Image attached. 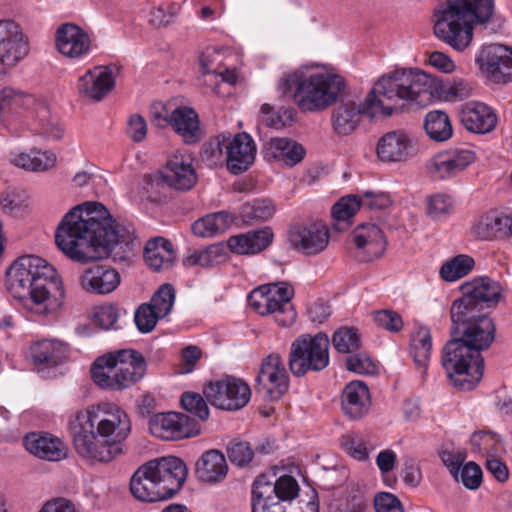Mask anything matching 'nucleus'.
<instances>
[{
    "label": "nucleus",
    "instance_id": "f257e3e1",
    "mask_svg": "<svg viewBox=\"0 0 512 512\" xmlns=\"http://www.w3.org/2000/svg\"><path fill=\"white\" fill-rule=\"evenodd\" d=\"M134 238L133 229L116 224L106 207L97 202L74 207L55 233L59 249L80 262L107 257L116 245L128 246Z\"/></svg>",
    "mask_w": 512,
    "mask_h": 512
},
{
    "label": "nucleus",
    "instance_id": "f03ea898",
    "mask_svg": "<svg viewBox=\"0 0 512 512\" xmlns=\"http://www.w3.org/2000/svg\"><path fill=\"white\" fill-rule=\"evenodd\" d=\"M431 79L418 70H395L381 77L367 95L364 103L342 101L332 115V123L337 134L347 135L356 129L362 114L372 118L390 116L402 105L400 101L422 103L430 98Z\"/></svg>",
    "mask_w": 512,
    "mask_h": 512
},
{
    "label": "nucleus",
    "instance_id": "7ed1b4c3",
    "mask_svg": "<svg viewBox=\"0 0 512 512\" xmlns=\"http://www.w3.org/2000/svg\"><path fill=\"white\" fill-rule=\"evenodd\" d=\"M7 289L26 308L39 315L58 309L64 298L62 282L55 268L35 255L18 257L6 273Z\"/></svg>",
    "mask_w": 512,
    "mask_h": 512
},
{
    "label": "nucleus",
    "instance_id": "20e7f679",
    "mask_svg": "<svg viewBox=\"0 0 512 512\" xmlns=\"http://www.w3.org/2000/svg\"><path fill=\"white\" fill-rule=\"evenodd\" d=\"M494 13V0H446L434 11V34L456 51L466 50L476 25L486 24Z\"/></svg>",
    "mask_w": 512,
    "mask_h": 512
},
{
    "label": "nucleus",
    "instance_id": "39448f33",
    "mask_svg": "<svg viewBox=\"0 0 512 512\" xmlns=\"http://www.w3.org/2000/svg\"><path fill=\"white\" fill-rule=\"evenodd\" d=\"M345 88V80L328 71L299 68L283 74L278 90L291 96L303 112L323 111L334 104Z\"/></svg>",
    "mask_w": 512,
    "mask_h": 512
},
{
    "label": "nucleus",
    "instance_id": "423d86ee",
    "mask_svg": "<svg viewBox=\"0 0 512 512\" xmlns=\"http://www.w3.org/2000/svg\"><path fill=\"white\" fill-rule=\"evenodd\" d=\"M187 477L184 462L175 456L156 458L140 466L130 480L132 495L143 502L171 498L183 486Z\"/></svg>",
    "mask_w": 512,
    "mask_h": 512
},
{
    "label": "nucleus",
    "instance_id": "0eeeda50",
    "mask_svg": "<svg viewBox=\"0 0 512 512\" xmlns=\"http://www.w3.org/2000/svg\"><path fill=\"white\" fill-rule=\"evenodd\" d=\"M146 362L143 355L133 349H121L98 357L91 367L94 383L110 390L131 387L144 376Z\"/></svg>",
    "mask_w": 512,
    "mask_h": 512
},
{
    "label": "nucleus",
    "instance_id": "6e6552de",
    "mask_svg": "<svg viewBox=\"0 0 512 512\" xmlns=\"http://www.w3.org/2000/svg\"><path fill=\"white\" fill-rule=\"evenodd\" d=\"M442 365L454 385L462 390L473 389L483 376L481 354L455 336L443 347Z\"/></svg>",
    "mask_w": 512,
    "mask_h": 512
},
{
    "label": "nucleus",
    "instance_id": "1a4fd4ad",
    "mask_svg": "<svg viewBox=\"0 0 512 512\" xmlns=\"http://www.w3.org/2000/svg\"><path fill=\"white\" fill-rule=\"evenodd\" d=\"M298 491V483L291 476H281L275 483L259 477L252 484L251 512H286L284 502L294 499ZM302 512H319L316 495L305 504Z\"/></svg>",
    "mask_w": 512,
    "mask_h": 512
},
{
    "label": "nucleus",
    "instance_id": "9d476101",
    "mask_svg": "<svg viewBox=\"0 0 512 512\" xmlns=\"http://www.w3.org/2000/svg\"><path fill=\"white\" fill-rule=\"evenodd\" d=\"M75 416L77 421H83L86 428L94 429L101 438L116 443L124 453L125 441L131 433V421L121 407L101 402L78 411Z\"/></svg>",
    "mask_w": 512,
    "mask_h": 512
},
{
    "label": "nucleus",
    "instance_id": "9b49d317",
    "mask_svg": "<svg viewBox=\"0 0 512 512\" xmlns=\"http://www.w3.org/2000/svg\"><path fill=\"white\" fill-rule=\"evenodd\" d=\"M294 288L287 282L269 283L254 289L248 296L250 307L259 315L272 316L282 327L291 326L297 318L292 299Z\"/></svg>",
    "mask_w": 512,
    "mask_h": 512
},
{
    "label": "nucleus",
    "instance_id": "f8f14e48",
    "mask_svg": "<svg viewBox=\"0 0 512 512\" xmlns=\"http://www.w3.org/2000/svg\"><path fill=\"white\" fill-rule=\"evenodd\" d=\"M330 341L325 333L316 335L302 334L290 346L288 366L295 377L305 376L309 372H320L330 362Z\"/></svg>",
    "mask_w": 512,
    "mask_h": 512
},
{
    "label": "nucleus",
    "instance_id": "ddd939ff",
    "mask_svg": "<svg viewBox=\"0 0 512 512\" xmlns=\"http://www.w3.org/2000/svg\"><path fill=\"white\" fill-rule=\"evenodd\" d=\"M451 334L471 349L480 353L494 341L496 327L493 320L481 312L450 308Z\"/></svg>",
    "mask_w": 512,
    "mask_h": 512
},
{
    "label": "nucleus",
    "instance_id": "4468645a",
    "mask_svg": "<svg viewBox=\"0 0 512 512\" xmlns=\"http://www.w3.org/2000/svg\"><path fill=\"white\" fill-rule=\"evenodd\" d=\"M73 428V446L76 453L90 464L112 462L124 454L116 443L101 438L92 428H86L83 421L76 418L71 422Z\"/></svg>",
    "mask_w": 512,
    "mask_h": 512
},
{
    "label": "nucleus",
    "instance_id": "2eb2a0df",
    "mask_svg": "<svg viewBox=\"0 0 512 512\" xmlns=\"http://www.w3.org/2000/svg\"><path fill=\"white\" fill-rule=\"evenodd\" d=\"M462 296L453 301L451 308L481 312L495 306L501 298L499 282L486 277H476L460 286Z\"/></svg>",
    "mask_w": 512,
    "mask_h": 512
},
{
    "label": "nucleus",
    "instance_id": "dca6fc26",
    "mask_svg": "<svg viewBox=\"0 0 512 512\" xmlns=\"http://www.w3.org/2000/svg\"><path fill=\"white\" fill-rule=\"evenodd\" d=\"M203 392L211 405L227 411L242 409L251 398L249 385L230 376L210 382Z\"/></svg>",
    "mask_w": 512,
    "mask_h": 512
},
{
    "label": "nucleus",
    "instance_id": "f3484780",
    "mask_svg": "<svg viewBox=\"0 0 512 512\" xmlns=\"http://www.w3.org/2000/svg\"><path fill=\"white\" fill-rule=\"evenodd\" d=\"M148 424L150 433L165 441H178L200 433L199 422L180 412L157 413Z\"/></svg>",
    "mask_w": 512,
    "mask_h": 512
},
{
    "label": "nucleus",
    "instance_id": "a211bd4d",
    "mask_svg": "<svg viewBox=\"0 0 512 512\" xmlns=\"http://www.w3.org/2000/svg\"><path fill=\"white\" fill-rule=\"evenodd\" d=\"M475 62L491 82L505 84L512 81V47L498 43L482 46Z\"/></svg>",
    "mask_w": 512,
    "mask_h": 512
},
{
    "label": "nucleus",
    "instance_id": "6ab92c4d",
    "mask_svg": "<svg viewBox=\"0 0 512 512\" xmlns=\"http://www.w3.org/2000/svg\"><path fill=\"white\" fill-rule=\"evenodd\" d=\"M257 391L266 400H279L289 389V375L281 356L272 353L265 357L256 377Z\"/></svg>",
    "mask_w": 512,
    "mask_h": 512
},
{
    "label": "nucleus",
    "instance_id": "aec40b11",
    "mask_svg": "<svg viewBox=\"0 0 512 512\" xmlns=\"http://www.w3.org/2000/svg\"><path fill=\"white\" fill-rule=\"evenodd\" d=\"M214 144L220 153L225 149L227 169L235 175L243 173L254 163L256 145L247 133H238L232 139L219 135Z\"/></svg>",
    "mask_w": 512,
    "mask_h": 512
},
{
    "label": "nucleus",
    "instance_id": "412c9836",
    "mask_svg": "<svg viewBox=\"0 0 512 512\" xmlns=\"http://www.w3.org/2000/svg\"><path fill=\"white\" fill-rule=\"evenodd\" d=\"M288 241L295 250L305 255H317L324 251L329 243V230L321 222L296 224L288 230Z\"/></svg>",
    "mask_w": 512,
    "mask_h": 512
},
{
    "label": "nucleus",
    "instance_id": "4be33fe9",
    "mask_svg": "<svg viewBox=\"0 0 512 512\" xmlns=\"http://www.w3.org/2000/svg\"><path fill=\"white\" fill-rule=\"evenodd\" d=\"M29 51V39L22 27L12 19L0 20V62L6 66H14Z\"/></svg>",
    "mask_w": 512,
    "mask_h": 512
},
{
    "label": "nucleus",
    "instance_id": "5701e85b",
    "mask_svg": "<svg viewBox=\"0 0 512 512\" xmlns=\"http://www.w3.org/2000/svg\"><path fill=\"white\" fill-rule=\"evenodd\" d=\"M154 178L179 191L189 190L197 182V174L191 158L182 154L171 155Z\"/></svg>",
    "mask_w": 512,
    "mask_h": 512
},
{
    "label": "nucleus",
    "instance_id": "b1692460",
    "mask_svg": "<svg viewBox=\"0 0 512 512\" xmlns=\"http://www.w3.org/2000/svg\"><path fill=\"white\" fill-rule=\"evenodd\" d=\"M376 154L384 163L406 162L415 154L414 139L404 130L389 131L379 138Z\"/></svg>",
    "mask_w": 512,
    "mask_h": 512
},
{
    "label": "nucleus",
    "instance_id": "393cba45",
    "mask_svg": "<svg viewBox=\"0 0 512 512\" xmlns=\"http://www.w3.org/2000/svg\"><path fill=\"white\" fill-rule=\"evenodd\" d=\"M56 47L58 51L71 59H81L91 50L89 35L73 23L62 24L56 32Z\"/></svg>",
    "mask_w": 512,
    "mask_h": 512
},
{
    "label": "nucleus",
    "instance_id": "a878e982",
    "mask_svg": "<svg viewBox=\"0 0 512 512\" xmlns=\"http://www.w3.org/2000/svg\"><path fill=\"white\" fill-rule=\"evenodd\" d=\"M472 233L481 240H501L512 236V212L491 210L473 225Z\"/></svg>",
    "mask_w": 512,
    "mask_h": 512
},
{
    "label": "nucleus",
    "instance_id": "bb28decb",
    "mask_svg": "<svg viewBox=\"0 0 512 512\" xmlns=\"http://www.w3.org/2000/svg\"><path fill=\"white\" fill-rule=\"evenodd\" d=\"M115 79L108 67H95L78 79L77 91L80 96L93 102L105 98L114 88Z\"/></svg>",
    "mask_w": 512,
    "mask_h": 512
},
{
    "label": "nucleus",
    "instance_id": "cd10ccee",
    "mask_svg": "<svg viewBox=\"0 0 512 512\" xmlns=\"http://www.w3.org/2000/svg\"><path fill=\"white\" fill-rule=\"evenodd\" d=\"M459 118L466 130L476 134L489 133L497 124V115L494 110L479 101L463 104L459 111Z\"/></svg>",
    "mask_w": 512,
    "mask_h": 512
},
{
    "label": "nucleus",
    "instance_id": "c85d7f7f",
    "mask_svg": "<svg viewBox=\"0 0 512 512\" xmlns=\"http://www.w3.org/2000/svg\"><path fill=\"white\" fill-rule=\"evenodd\" d=\"M121 282L119 272L107 265H94L80 276L81 288L91 294L106 295L112 293Z\"/></svg>",
    "mask_w": 512,
    "mask_h": 512
},
{
    "label": "nucleus",
    "instance_id": "c756f323",
    "mask_svg": "<svg viewBox=\"0 0 512 512\" xmlns=\"http://www.w3.org/2000/svg\"><path fill=\"white\" fill-rule=\"evenodd\" d=\"M351 240L362 254L359 257L363 261H371L382 256L387 244L382 230L371 223L356 227Z\"/></svg>",
    "mask_w": 512,
    "mask_h": 512
},
{
    "label": "nucleus",
    "instance_id": "7c9ffc66",
    "mask_svg": "<svg viewBox=\"0 0 512 512\" xmlns=\"http://www.w3.org/2000/svg\"><path fill=\"white\" fill-rule=\"evenodd\" d=\"M24 445L31 454L48 461L63 460L68 453L67 445L60 438L48 433H29L24 438Z\"/></svg>",
    "mask_w": 512,
    "mask_h": 512
},
{
    "label": "nucleus",
    "instance_id": "2f4dec72",
    "mask_svg": "<svg viewBox=\"0 0 512 512\" xmlns=\"http://www.w3.org/2000/svg\"><path fill=\"white\" fill-rule=\"evenodd\" d=\"M274 234L269 227L232 235L227 247L238 255H255L267 249L273 242Z\"/></svg>",
    "mask_w": 512,
    "mask_h": 512
},
{
    "label": "nucleus",
    "instance_id": "473e14b6",
    "mask_svg": "<svg viewBox=\"0 0 512 512\" xmlns=\"http://www.w3.org/2000/svg\"><path fill=\"white\" fill-rule=\"evenodd\" d=\"M370 394L368 387L362 381H351L343 389L341 406L345 415L351 419H359L369 409Z\"/></svg>",
    "mask_w": 512,
    "mask_h": 512
},
{
    "label": "nucleus",
    "instance_id": "72a5a7b5",
    "mask_svg": "<svg viewBox=\"0 0 512 512\" xmlns=\"http://www.w3.org/2000/svg\"><path fill=\"white\" fill-rule=\"evenodd\" d=\"M195 473L204 483L216 484L222 482L228 473L226 458L219 450H208L196 462Z\"/></svg>",
    "mask_w": 512,
    "mask_h": 512
},
{
    "label": "nucleus",
    "instance_id": "f704fd0d",
    "mask_svg": "<svg viewBox=\"0 0 512 512\" xmlns=\"http://www.w3.org/2000/svg\"><path fill=\"white\" fill-rule=\"evenodd\" d=\"M263 154L267 160L292 167L304 158L305 150L302 145L288 138H271L264 144Z\"/></svg>",
    "mask_w": 512,
    "mask_h": 512
},
{
    "label": "nucleus",
    "instance_id": "c9c22d12",
    "mask_svg": "<svg viewBox=\"0 0 512 512\" xmlns=\"http://www.w3.org/2000/svg\"><path fill=\"white\" fill-rule=\"evenodd\" d=\"M170 125L187 144L195 143L200 139L199 118L190 107L180 106L170 114Z\"/></svg>",
    "mask_w": 512,
    "mask_h": 512
},
{
    "label": "nucleus",
    "instance_id": "e433bc0d",
    "mask_svg": "<svg viewBox=\"0 0 512 512\" xmlns=\"http://www.w3.org/2000/svg\"><path fill=\"white\" fill-rule=\"evenodd\" d=\"M174 258L171 242L163 237L150 239L144 247V260L155 271L168 269Z\"/></svg>",
    "mask_w": 512,
    "mask_h": 512
},
{
    "label": "nucleus",
    "instance_id": "4c0bfd02",
    "mask_svg": "<svg viewBox=\"0 0 512 512\" xmlns=\"http://www.w3.org/2000/svg\"><path fill=\"white\" fill-rule=\"evenodd\" d=\"M30 354L37 365L56 366L66 358L67 348L60 341L45 339L34 343Z\"/></svg>",
    "mask_w": 512,
    "mask_h": 512
},
{
    "label": "nucleus",
    "instance_id": "58836bf2",
    "mask_svg": "<svg viewBox=\"0 0 512 512\" xmlns=\"http://www.w3.org/2000/svg\"><path fill=\"white\" fill-rule=\"evenodd\" d=\"M233 222V217L226 211L207 214L196 220L191 230L201 238H210L226 231Z\"/></svg>",
    "mask_w": 512,
    "mask_h": 512
},
{
    "label": "nucleus",
    "instance_id": "ea45409f",
    "mask_svg": "<svg viewBox=\"0 0 512 512\" xmlns=\"http://www.w3.org/2000/svg\"><path fill=\"white\" fill-rule=\"evenodd\" d=\"M369 497L358 485L349 486L330 504V512H369Z\"/></svg>",
    "mask_w": 512,
    "mask_h": 512
},
{
    "label": "nucleus",
    "instance_id": "a19ab883",
    "mask_svg": "<svg viewBox=\"0 0 512 512\" xmlns=\"http://www.w3.org/2000/svg\"><path fill=\"white\" fill-rule=\"evenodd\" d=\"M424 128L430 139L436 142L447 141L453 134L449 116L440 110H433L427 113Z\"/></svg>",
    "mask_w": 512,
    "mask_h": 512
},
{
    "label": "nucleus",
    "instance_id": "79ce46f5",
    "mask_svg": "<svg viewBox=\"0 0 512 512\" xmlns=\"http://www.w3.org/2000/svg\"><path fill=\"white\" fill-rule=\"evenodd\" d=\"M13 163L28 171H46L54 167L56 155L51 151L32 150L15 156Z\"/></svg>",
    "mask_w": 512,
    "mask_h": 512
},
{
    "label": "nucleus",
    "instance_id": "37998d69",
    "mask_svg": "<svg viewBox=\"0 0 512 512\" xmlns=\"http://www.w3.org/2000/svg\"><path fill=\"white\" fill-rule=\"evenodd\" d=\"M475 261L466 254H459L442 264L439 274L442 280L454 282L467 276L474 268Z\"/></svg>",
    "mask_w": 512,
    "mask_h": 512
},
{
    "label": "nucleus",
    "instance_id": "c03bdc74",
    "mask_svg": "<svg viewBox=\"0 0 512 512\" xmlns=\"http://www.w3.org/2000/svg\"><path fill=\"white\" fill-rule=\"evenodd\" d=\"M35 99L28 94L6 87L0 91V115H6L16 112L19 109H28L35 105Z\"/></svg>",
    "mask_w": 512,
    "mask_h": 512
},
{
    "label": "nucleus",
    "instance_id": "a18cd8bd",
    "mask_svg": "<svg viewBox=\"0 0 512 512\" xmlns=\"http://www.w3.org/2000/svg\"><path fill=\"white\" fill-rule=\"evenodd\" d=\"M431 349L432 339L429 329L420 328L414 333L412 337L410 351L415 364L419 368L426 369L430 359Z\"/></svg>",
    "mask_w": 512,
    "mask_h": 512
},
{
    "label": "nucleus",
    "instance_id": "49530a36",
    "mask_svg": "<svg viewBox=\"0 0 512 512\" xmlns=\"http://www.w3.org/2000/svg\"><path fill=\"white\" fill-rule=\"evenodd\" d=\"M225 256L223 244H213L203 250L192 251L184 260L188 266L210 267L218 264Z\"/></svg>",
    "mask_w": 512,
    "mask_h": 512
},
{
    "label": "nucleus",
    "instance_id": "de8ad7c7",
    "mask_svg": "<svg viewBox=\"0 0 512 512\" xmlns=\"http://www.w3.org/2000/svg\"><path fill=\"white\" fill-rule=\"evenodd\" d=\"M275 207L269 199H256L245 203L240 208V215L244 222L266 221L275 213Z\"/></svg>",
    "mask_w": 512,
    "mask_h": 512
},
{
    "label": "nucleus",
    "instance_id": "09e8293b",
    "mask_svg": "<svg viewBox=\"0 0 512 512\" xmlns=\"http://www.w3.org/2000/svg\"><path fill=\"white\" fill-rule=\"evenodd\" d=\"M332 344L337 352L352 354L361 347V338L357 329L353 327H341L332 336Z\"/></svg>",
    "mask_w": 512,
    "mask_h": 512
},
{
    "label": "nucleus",
    "instance_id": "8fccbe9b",
    "mask_svg": "<svg viewBox=\"0 0 512 512\" xmlns=\"http://www.w3.org/2000/svg\"><path fill=\"white\" fill-rule=\"evenodd\" d=\"M36 118L38 119L37 131L53 140H59L63 136V128L59 125L57 117H53L45 104H37Z\"/></svg>",
    "mask_w": 512,
    "mask_h": 512
},
{
    "label": "nucleus",
    "instance_id": "3c124183",
    "mask_svg": "<svg viewBox=\"0 0 512 512\" xmlns=\"http://www.w3.org/2000/svg\"><path fill=\"white\" fill-rule=\"evenodd\" d=\"M175 301V290L171 284H163L153 295L149 303L161 317H165L171 311Z\"/></svg>",
    "mask_w": 512,
    "mask_h": 512
},
{
    "label": "nucleus",
    "instance_id": "603ef678",
    "mask_svg": "<svg viewBox=\"0 0 512 512\" xmlns=\"http://www.w3.org/2000/svg\"><path fill=\"white\" fill-rule=\"evenodd\" d=\"M227 455L232 464L246 467L253 460L254 452L248 442L233 440L227 445Z\"/></svg>",
    "mask_w": 512,
    "mask_h": 512
},
{
    "label": "nucleus",
    "instance_id": "864d4df0",
    "mask_svg": "<svg viewBox=\"0 0 512 512\" xmlns=\"http://www.w3.org/2000/svg\"><path fill=\"white\" fill-rule=\"evenodd\" d=\"M347 370L363 375H372L377 371V366L366 352H354L346 358Z\"/></svg>",
    "mask_w": 512,
    "mask_h": 512
},
{
    "label": "nucleus",
    "instance_id": "5fc2aeb1",
    "mask_svg": "<svg viewBox=\"0 0 512 512\" xmlns=\"http://www.w3.org/2000/svg\"><path fill=\"white\" fill-rule=\"evenodd\" d=\"M181 406L187 412L194 414L200 420H207L209 417V408L205 399L198 393L185 392L181 396Z\"/></svg>",
    "mask_w": 512,
    "mask_h": 512
},
{
    "label": "nucleus",
    "instance_id": "6e6d98bb",
    "mask_svg": "<svg viewBox=\"0 0 512 512\" xmlns=\"http://www.w3.org/2000/svg\"><path fill=\"white\" fill-rule=\"evenodd\" d=\"M426 169L428 174L436 180H443L455 176L445 152L438 153L429 159L426 164Z\"/></svg>",
    "mask_w": 512,
    "mask_h": 512
},
{
    "label": "nucleus",
    "instance_id": "4d7b16f0",
    "mask_svg": "<svg viewBox=\"0 0 512 512\" xmlns=\"http://www.w3.org/2000/svg\"><path fill=\"white\" fill-rule=\"evenodd\" d=\"M361 207L359 196L351 195L341 198L332 207V216L335 220L345 221L351 218Z\"/></svg>",
    "mask_w": 512,
    "mask_h": 512
},
{
    "label": "nucleus",
    "instance_id": "13d9d810",
    "mask_svg": "<svg viewBox=\"0 0 512 512\" xmlns=\"http://www.w3.org/2000/svg\"><path fill=\"white\" fill-rule=\"evenodd\" d=\"M162 318L150 304H142L135 312L134 321L142 333H148L154 329L158 319Z\"/></svg>",
    "mask_w": 512,
    "mask_h": 512
},
{
    "label": "nucleus",
    "instance_id": "bf43d9fd",
    "mask_svg": "<svg viewBox=\"0 0 512 512\" xmlns=\"http://www.w3.org/2000/svg\"><path fill=\"white\" fill-rule=\"evenodd\" d=\"M120 311L113 304H104L95 308L93 318L96 325L104 330L114 328L118 321Z\"/></svg>",
    "mask_w": 512,
    "mask_h": 512
},
{
    "label": "nucleus",
    "instance_id": "052dcab7",
    "mask_svg": "<svg viewBox=\"0 0 512 512\" xmlns=\"http://www.w3.org/2000/svg\"><path fill=\"white\" fill-rule=\"evenodd\" d=\"M440 457L444 465L449 469L453 478L459 480V471L463 465L467 455L465 450L460 448L444 449L440 453Z\"/></svg>",
    "mask_w": 512,
    "mask_h": 512
},
{
    "label": "nucleus",
    "instance_id": "680f3d73",
    "mask_svg": "<svg viewBox=\"0 0 512 512\" xmlns=\"http://www.w3.org/2000/svg\"><path fill=\"white\" fill-rule=\"evenodd\" d=\"M341 446L352 458L363 461L369 456L364 441L357 435L347 434L342 438Z\"/></svg>",
    "mask_w": 512,
    "mask_h": 512
},
{
    "label": "nucleus",
    "instance_id": "e2e57ef3",
    "mask_svg": "<svg viewBox=\"0 0 512 512\" xmlns=\"http://www.w3.org/2000/svg\"><path fill=\"white\" fill-rule=\"evenodd\" d=\"M453 209V201L445 194H435L428 199L427 212L433 219L447 215Z\"/></svg>",
    "mask_w": 512,
    "mask_h": 512
},
{
    "label": "nucleus",
    "instance_id": "0e129e2a",
    "mask_svg": "<svg viewBox=\"0 0 512 512\" xmlns=\"http://www.w3.org/2000/svg\"><path fill=\"white\" fill-rule=\"evenodd\" d=\"M373 318L380 328L390 332H399L403 327V320L401 316L392 310L376 311Z\"/></svg>",
    "mask_w": 512,
    "mask_h": 512
},
{
    "label": "nucleus",
    "instance_id": "69168bd1",
    "mask_svg": "<svg viewBox=\"0 0 512 512\" xmlns=\"http://www.w3.org/2000/svg\"><path fill=\"white\" fill-rule=\"evenodd\" d=\"M445 154L450 162V166L454 175H457L459 172L463 171L475 160L474 152L468 149L445 151Z\"/></svg>",
    "mask_w": 512,
    "mask_h": 512
},
{
    "label": "nucleus",
    "instance_id": "338daca9",
    "mask_svg": "<svg viewBox=\"0 0 512 512\" xmlns=\"http://www.w3.org/2000/svg\"><path fill=\"white\" fill-rule=\"evenodd\" d=\"M463 485L470 490L477 489L482 482V470L475 462H468L459 471Z\"/></svg>",
    "mask_w": 512,
    "mask_h": 512
},
{
    "label": "nucleus",
    "instance_id": "774afa93",
    "mask_svg": "<svg viewBox=\"0 0 512 512\" xmlns=\"http://www.w3.org/2000/svg\"><path fill=\"white\" fill-rule=\"evenodd\" d=\"M373 503L376 512H404L401 501L392 493L376 494Z\"/></svg>",
    "mask_w": 512,
    "mask_h": 512
}]
</instances>
